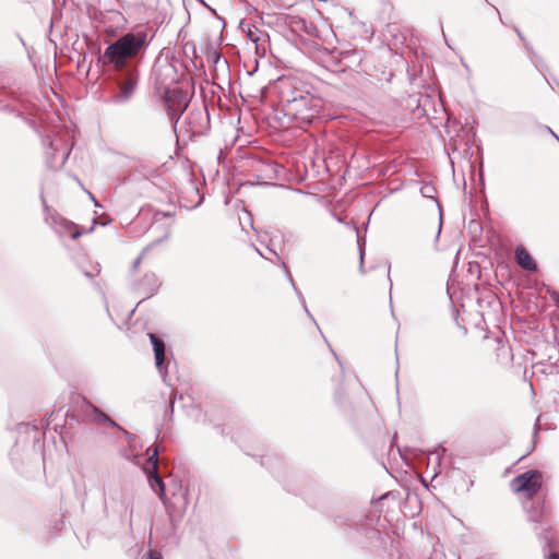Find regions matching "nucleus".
<instances>
[{"instance_id":"2eb2a0df","label":"nucleus","mask_w":559,"mask_h":559,"mask_svg":"<svg viewBox=\"0 0 559 559\" xmlns=\"http://www.w3.org/2000/svg\"><path fill=\"white\" fill-rule=\"evenodd\" d=\"M547 559H559V555L557 554H550Z\"/></svg>"},{"instance_id":"dca6fc26","label":"nucleus","mask_w":559,"mask_h":559,"mask_svg":"<svg viewBox=\"0 0 559 559\" xmlns=\"http://www.w3.org/2000/svg\"><path fill=\"white\" fill-rule=\"evenodd\" d=\"M63 155H64V157H63V158H62V160H61V165H63V164H64V162H66V159H67V157H68V155H69V152H63Z\"/></svg>"},{"instance_id":"6ab92c4d","label":"nucleus","mask_w":559,"mask_h":559,"mask_svg":"<svg viewBox=\"0 0 559 559\" xmlns=\"http://www.w3.org/2000/svg\"><path fill=\"white\" fill-rule=\"evenodd\" d=\"M49 146L51 150H53L55 152L58 151V148L55 146V144L52 142H49Z\"/></svg>"},{"instance_id":"f03ea898","label":"nucleus","mask_w":559,"mask_h":559,"mask_svg":"<svg viewBox=\"0 0 559 559\" xmlns=\"http://www.w3.org/2000/svg\"><path fill=\"white\" fill-rule=\"evenodd\" d=\"M543 485V474L537 469H531L518 475L510 483L515 493H523L527 499L534 498Z\"/></svg>"},{"instance_id":"a211bd4d","label":"nucleus","mask_w":559,"mask_h":559,"mask_svg":"<svg viewBox=\"0 0 559 559\" xmlns=\"http://www.w3.org/2000/svg\"><path fill=\"white\" fill-rule=\"evenodd\" d=\"M515 32H516L518 36H519L522 40H524V37H523L522 33H521L516 27H515Z\"/></svg>"},{"instance_id":"aec40b11","label":"nucleus","mask_w":559,"mask_h":559,"mask_svg":"<svg viewBox=\"0 0 559 559\" xmlns=\"http://www.w3.org/2000/svg\"><path fill=\"white\" fill-rule=\"evenodd\" d=\"M88 195H90L91 200L94 201L95 205H98L97 201L95 200L94 195L91 192L88 193Z\"/></svg>"},{"instance_id":"20e7f679","label":"nucleus","mask_w":559,"mask_h":559,"mask_svg":"<svg viewBox=\"0 0 559 559\" xmlns=\"http://www.w3.org/2000/svg\"><path fill=\"white\" fill-rule=\"evenodd\" d=\"M157 449H154L152 454L147 459V466L145 467V473L147 475L151 488L160 499H163L165 493V486L162 478L157 474Z\"/></svg>"},{"instance_id":"4468645a","label":"nucleus","mask_w":559,"mask_h":559,"mask_svg":"<svg viewBox=\"0 0 559 559\" xmlns=\"http://www.w3.org/2000/svg\"><path fill=\"white\" fill-rule=\"evenodd\" d=\"M99 273V265L94 267V272H84L85 276L87 277H94Z\"/></svg>"},{"instance_id":"7ed1b4c3","label":"nucleus","mask_w":559,"mask_h":559,"mask_svg":"<svg viewBox=\"0 0 559 559\" xmlns=\"http://www.w3.org/2000/svg\"><path fill=\"white\" fill-rule=\"evenodd\" d=\"M139 82L136 69L128 70L118 83V92L112 96L115 104L128 103L134 95Z\"/></svg>"},{"instance_id":"1a4fd4ad","label":"nucleus","mask_w":559,"mask_h":559,"mask_svg":"<svg viewBox=\"0 0 559 559\" xmlns=\"http://www.w3.org/2000/svg\"><path fill=\"white\" fill-rule=\"evenodd\" d=\"M88 408L91 411L87 414L91 417V419L94 420L95 423H98V424H102V425H107V426H110V427H115L116 426V423L108 415L103 413L96 406L90 404Z\"/></svg>"},{"instance_id":"ddd939ff","label":"nucleus","mask_w":559,"mask_h":559,"mask_svg":"<svg viewBox=\"0 0 559 559\" xmlns=\"http://www.w3.org/2000/svg\"><path fill=\"white\" fill-rule=\"evenodd\" d=\"M248 38L253 43L259 41V37L257 36L255 32H252V31L248 32Z\"/></svg>"},{"instance_id":"b1692460","label":"nucleus","mask_w":559,"mask_h":559,"mask_svg":"<svg viewBox=\"0 0 559 559\" xmlns=\"http://www.w3.org/2000/svg\"><path fill=\"white\" fill-rule=\"evenodd\" d=\"M290 282H292V286H295V283L293 282V280L290 278ZM296 289V287H294Z\"/></svg>"},{"instance_id":"39448f33","label":"nucleus","mask_w":559,"mask_h":559,"mask_svg":"<svg viewBox=\"0 0 559 559\" xmlns=\"http://www.w3.org/2000/svg\"><path fill=\"white\" fill-rule=\"evenodd\" d=\"M52 226L60 236H69L73 239L81 236L78 226L62 217H52Z\"/></svg>"},{"instance_id":"9d476101","label":"nucleus","mask_w":559,"mask_h":559,"mask_svg":"<svg viewBox=\"0 0 559 559\" xmlns=\"http://www.w3.org/2000/svg\"><path fill=\"white\" fill-rule=\"evenodd\" d=\"M144 281H146L150 285L147 292L150 294L154 293L156 290V288L159 286V283H158V278L156 277L155 274H146L145 277H144Z\"/></svg>"},{"instance_id":"5701e85b","label":"nucleus","mask_w":559,"mask_h":559,"mask_svg":"<svg viewBox=\"0 0 559 559\" xmlns=\"http://www.w3.org/2000/svg\"><path fill=\"white\" fill-rule=\"evenodd\" d=\"M427 193H429V190H426V192H424V197H427Z\"/></svg>"},{"instance_id":"0eeeda50","label":"nucleus","mask_w":559,"mask_h":559,"mask_svg":"<svg viewBox=\"0 0 559 559\" xmlns=\"http://www.w3.org/2000/svg\"><path fill=\"white\" fill-rule=\"evenodd\" d=\"M148 337L154 349L155 365L162 371V366L165 360V344L153 333H150Z\"/></svg>"},{"instance_id":"412c9836","label":"nucleus","mask_w":559,"mask_h":559,"mask_svg":"<svg viewBox=\"0 0 559 559\" xmlns=\"http://www.w3.org/2000/svg\"><path fill=\"white\" fill-rule=\"evenodd\" d=\"M139 263H140V259H138V260L134 262V266H136Z\"/></svg>"},{"instance_id":"4be33fe9","label":"nucleus","mask_w":559,"mask_h":559,"mask_svg":"<svg viewBox=\"0 0 559 559\" xmlns=\"http://www.w3.org/2000/svg\"><path fill=\"white\" fill-rule=\"evenodd\" d=\"M427 193H429V190H426V192H424V197H427Z\"/></svg>"},{"instance_id":"f3484780","label":"nucleus","mask_w":559,"mask_h":559,"mask_svg":"<svg viewBox=\"0 0 559 559\" xmlns=\"http://www.w3.org/2000/svg\"><path fill=\"white\" fill-rule=\"evenodd\" d=\"M300 299H301V302L304 305L305 311L310 316V312H309L308 308L306 307L304 298L300 297Z\"/></svg>"},{"instance_id":"6e6552de","label":"nucleus","mask_w":559,"mask_h":559,"mask_svg":"<svg viewBox=\"0 0 559 559\" xmlns=\"http://www.w3.org/2000/svg\"><path fill=\"white\" fill-rule=\"evenodd\" d=\"M306 106V102L301 99H294L293 109L296 111L297 118L304 121H311L318 114L317 109L309 108L304 111V107Z\"/></svg>"},{"instance_id":"9b49d317","label":"nucleus","mask_w":559,"mask_h":559,"mask_svg":"<svg viewBox=\"0 0 559 559\" xmlns=\"http://www.w3.org/2000/svg\"><path fill=\"white\" fill-rule=\"evenodd\" d=\"M357 243L359 249V261H360V272L364 273V241L357 237Z\"/></svg>"},{"instance_id":"f8f14e48","label":"nucleus","mask_w":559,"mask_h":559,"mask_svg":"<svg viewBox=\"0 0 559 559\" xmlns=\"http://www.w3.org/2000/svg\"><path fill=\"white\" fill-rule=\"evenodd\" d=\"M141 559H163L162 554L157 550H148Z\"/></svg>"},{"instance_id":"f257e3e1","label":"nucleus","mask_w":559,"mask_h":559,"mask_svg":"<svg viewBox=\"0 0 559 559\" xmlns=\"http://www.w3.org/2000/svg\"><path fill=\"white\" fill-rule=\"evenodd\" d=\"M147 46V34L143 31L130 32L110 44L104 51V64H110L115 70H122L128 61L135 58Z\"/></svg>"},{"instance_id":"423d86ee","label":"nucleus","mask_w":559,"mask_h":559,"mask_svg":"<svg viewBox=\"0 0 559 559\" xmlns=\"http://www.w3.org/2000/svg\"><path fill=\"white\" fill-rule=\"evenodd\" d=\"M515 260H516L518 264L524 270H527V271H536L537 270V264H536L535 260L532 258L530 252L523 246L516 247Z\"/></svg>"}]
</instances>
